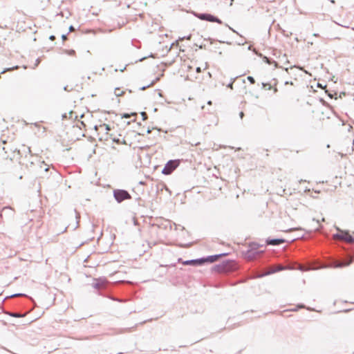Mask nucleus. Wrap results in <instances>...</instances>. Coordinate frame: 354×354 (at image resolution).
Segmentation results:
<instances>
[{
	"instance_id": "0eeeda50",
	"label": "nucleus",
	"mask_w": 354,
	"mask_h": 354,
	"mask_svg": "<svg viewBox=\"0 0 354 354\" xmlns=\"http://www.w3.org/2000/svg\"><path fill=\"white\" fill-rule=\"evenodd\" d=\"M334 239L350 241L351 239V235L348 232H340L339 233L333 236Z\"/></svg>"
},
{
	"instance_id": "ddd939ff",
	"label": "nucleus",
	"mask_w": 354,
	"mask_h": 354,
	"mask_svg": "<svg viewBox=\"0 0 354 354\" xmlns=\"http://www.w3.org/2000/svg\"><path fill=\"white\" fill-rule=\"evenodd\" d=\"M183 40V38H180L179 39L176 40L175 42H174L171 45V47H178L179 46V41H182Z\"/></svg>"
},
{
	"instance_id": "1a4fd4ad",
	"label": "nucleus",
	"mask_w": 354,
	"mask_h": 354,
	"mask_svg": "<svg viewBox=\"0 0 354 354\" xmlns=\"http://www.w3.org/2000/svg\"><path fill=\"white\" fill-rule=\"evenodd\" d=\"M63 53L71 57H75L77 56L76 51L73 49H64Z\"/></svg>"
},
{
	"instance_id": "f8f14e48",
	"label": "nucleus",
	"mask_w": 354,
	"mask_h": 354,
	"mask_svg": "<svg viewBox=\"0 0 354 354\" xmlns=\"http://www.w3.org/2000/svg\"><path fill=\"white\" fill-rule=\"evenodd\" d=\"M124 93L123 91H121L120 88H117L115 89V94L117 95V96H120L122 95V94Z\"/></svg>"
},
{
	"instance_id": "dca6fc26",
	"label": "nucleus",
	"mask_w": 354,
	"mask_h": 354,
	"mask_svg": "<svg viewBox=\"0 0 354 354\" xmlns=\"http://www.w3.org/2000/svg\"><path fill=\"white\" fill-rule=\"evenodd\" d=\"M12 211V212H14V209H12L11 207H6L3 209V212H5V211Z\"/></svg>"
},
{
	"instance_id": "4be33fe9",
	"label": "nucleus",
	"mask_w": 354,
	"mask_h": 354,
	"mask_svg": "<svg viewBox=\"0 0 354 354\" xmlns=\"http://www.w3.org/2000/svg\"><path fill=\"white\" fill-rule=\"evenodd\" d=\"M69 29H70L71 31L74 30V28L73 26H71Z\"/></svg>"
},
{
	"instance_id": "6e6552de",
	"label": "nucleus",
	"mask_w": 354,
	"mask_h": 354,
	"mask_svg": "<svg viewBox=\"0 0 354 354\" xmlns=\"http://www.w3.org/2000/svg\"><path fill=\"white\" fill-rule=\"evenodd\" d=\"M285 242L284 239H268L266 241L268 245H279Z\"/></svg>"
},
{
	"instance_id": "4468645a",
	"label": "nucleus",
	"mask_w": 354,
	"mask_h": 354,
	"mask_svg": "<svg viewBox=\"0 0 354 354\" xmlns=\"http://www.w3.org/2000/svg\"><path fill=\"white\" fill-rule=\"evenodd\" d=\"M319 229V221L317 220L316 221V225L313 227V230L317 231Z\"/></svg>"
},
{
	"instance_id": "f3484780",
	"label": "nucleus",
	"mask_w": 354,
	"mask_h": 354,
	"mask_svg": "<svg viewBox=\"0 0 354 354\" xmlns=\"http://www.w3.org/2000/svg\"><path fill=\"white\" fill-rule=\"evenodd\" d=\"M350 264V262L348 263H341L338 265L339 267L346 266H348Z\"/></svg>"
},
{
	"instance_id": "412c9836",
	"label": "nucleus",
	"mask_w": 354,
	"mask_h": 354,
	"mask_svg": "<svg viewBox=\"0 0 354 354\" xmlns=\"http://www.w3.org/2000/svg\"><path fill=\"white\" fill-rule=\"evenodd\" d=\"M62 39H63L64 41H65V40H66V39H67L66 36V35H62Z\"/></svg>"
},
{
	"instance_id": "9b49d317",
	"label": "nucleus",
	"mask_w": 354,
	"mask_h": 354,
	"mask_svg": "<svg viewBox=\"0 0 354 354\" xmlns=\"http://www.w3.org/2000/svg\"><path fill=\"white\" fill-rule=\"evenodd\" d=\"M263 59L264 62H266V63H268L269 64H274L275 67H279V64L277 62L273 61L272 62H271L270 60L267 57H264Z\"/></svg>"
},
{
	"instance_id": "b1692460",
	"label": "nucleus",
	"mask_w": 354,
	"mask_h": 354,
	"mask_svg": "<svg viewBox=\"0 0 354 354\" xmlns=\"http://www.w3.org/2000/svg\"><path fill=\"white\" fill-rule=\"evenodd\" d=\"M274 91L276 93L277 91V88H274Z\"/></svg>"
},
{
	"instance_id": "7ed1b4c3",
	"label": "nucleus",
	"mask_w": 354,
	"mask_h": 354,
	"mask_svg": "<svg viewBox=\"0 0 354 354\" xmlns=\"http://www.w3.org/2000/svg\"><path fill=\"white\" fill-rule=\"evenodd\" d=\"M179 160H169L164 167L162 173L165 175H169L179 166Z\"/></svg>"
},
{
	"instance_id": "aec40b11",
	"label": "nucleus",
	"mask_w": 354,
	"mask_h": 354,
	"mask_svg": "<svg viewBox=\"0 0 354 354\" xmlns=\"http://www.w3.org/2000/svg\"><path fill=\"white\" fill-rule=\"evenodd\" d=\"M23 147H24V148H26V149H27V151H28V153H30V147H26V146H23Z\"/></svg>"
},
{
	"instance_id": "423d86ee",
	"label": "nucleus",
	"mask_w": 354,
	"mask_h": 354,
	"mask_svg": "<svg viewBox=\"0 0 354 354\" xmlns=\"http://www.w3.org/2000/svg\"><path fill=\"white\" fill-rule=\"evenodd\" d=\"M218 256H210L206 259H200V260H196V261H186L185 262V264L186 265H188V264H194L196 262H198L200 263H204V262H214L215 261L217 260L218 259Z\"/></svg>"
},
{
	"instance_id": "5701e85b",
	"label": "nucleus",
	"mask_w": 354,
	"mask_h": 354,
	"mask_svg": "<svg viewBox=\"0 0 354 354\" xmlns=\"http://www.w3.org/2000/svg\"><path fill=\"white\" fill-rule=\"evenodd\" d=\"M207 104H208L209 105H212V102H211V101H209V102H207Z\"/></svg>"
},
{
	"instance_id": "39448f33",
	"label": "nucleus",
	"mask_w": 354,
	"mask_h": 354,
	"mask_svg": "<svg viewBox=\"0 0 354 354\" xmlns=\"http://www.w3.org/2000/svg\"><path fill=\"white\" fill-rule=\"evenodd\" d=\"M198 17L202 20H206L211 22H216L218 24L222 23L219 19L210 14H201Z\"/></svg>"
},
{
	"instance_id": "2eb2a0df",
	"label": "nucleus",
	"mask_w": 354,
	"mask_h": 354,
	"mask_svg": "<svg viewBox=\"0 0 354 354\" xmlns=\"http://www.w3.org/2000/svg\"><path fill=\"white\" fill-rule=\"evenodd\" d=\"M248 81H249L251 84H254V83H255V80H254V77H252V76H248Z\"/></svg>"
},
{
	"instance_id": "20e7f679",
	"label": "nucleus",
	"mask_w": 354,
	"mask_h": 354,
	"mask_svg": "<svg viewBox=\"0 0 354 354\" xmlns=\"http://www.w3.org/2000/svg\"><path fill=\"white\" fill-rule=\"evenodd\" d=\"M115 200L120 203L124 200L130 199V194L125 190L116 189L113 192Z\"/></svg>"
},
{
	"instance_id": "6ab92c4d",
	"label": "nucleus",
	"mask_w": 354,
	"mask_h": 354,
	"mask_svg": "<svg viewBox=\"0 0 354 354\" xmlns=\"http://www.w3.org/2000/svg\"><path fill=\"white\" fill-rule=\"evenodd\" d=\"M51 41H54L55 39V37L54 35H51L49 38Z\"/></svg>"
},
{
	"instance_id": "9d476101",
	"label": "nucleus",
	"mask_w": 354,
	"mask_h": 354,
	"mask_svg": "<svg viewBox=\"0 0 354 354\" xmlns=\"http://www.w3.org/2000/svg\"><path fill=\"white\" fill-rule=\"evenodd\" d=\"M136 116H137V113L136 112H131L130 113H124L122 114V118H131V117H133V121L136 120Z\"/></svg>"
},
{
	"instance_id": "a211bd4d",
	"label": "nucleus",
	"mask_w": 354,
	"mask_h": 354,
	"mask_svg": "<svg viewBox=\"0 0 354 354\" xmlns=\"http://www.w3.org/2000/svg\"><path fill=\"white\" fill-rule=\"evenodd\" d=\"M301 270L306 271L308 270V268L306 266H301Z\"/></svg>"
},
{
	"instance_id": "f257e3e1",
	"label": "nucleus",
	"mask_w": 354,
	"mask_h": 354,
	"mask_svg": "<svg viewBox=\"0 0 354 354\" xmlns=\"http://www.w3.org/2000/svg\"><path fill=\"white\" fill-rule=\"evenodd\" d=\"M208 68L207 62L192 59L184 62L182 66V76L186 80L201 83L205 76L211 77Z\"/></svg>"
},
{
	"instance_id": "f03ea898",
	"label": "nucleus",
	"mask_w": 354,
	"mask_h": 354,
	"mask_svg": "<svg viewBox=\"0 0 354 354\" xmlns=\"http://www.w3.org/2000/svg\"><path fill=\"white\" fill-rule=\"evenodd\" d=\"M97 131V136L100 141L108 142L112 140L118 145H127L123 138H117L113 133L114 127L107 124H101L95 127Z\"/></svg>"
}]
</instances>
